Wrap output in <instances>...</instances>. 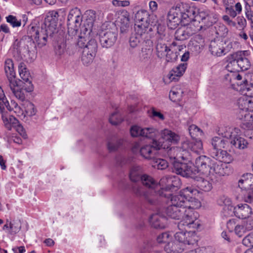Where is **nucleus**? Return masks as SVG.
I'll return each mask as SVG.
<instances>
[{
  "label": "nucleus",
  "mask_w": 253,
  "mask_h": 253,
  "mask_svg": "<svg viewBox=\"0 0 253 253\" xmlns=\"http://www.w3.org/2000/svg\"><path fill=\"white\" fill-rule=\"evenodd\" d=\"M242 86L241 89L242 90L244 94L250 98L253 97V83L248 84L246 80L243 81V84H240Z\"/></svg>",
  "instance_id": "nucleus-37"
},
{
  "label": "nucleus",
  "mask_w": 253,
  "mask_h": 253,
  "mask_svg": "<svg viewBox=\"0 0 253 253\" xmlns=\"http://www.w3.org/2000/svg\"><path fill=\"white\" fill-rule=\"evenodd\" d=\"M36 50V45L29 35L23 37L20 40L16 39L13 44V56L18 61L23 57L32 58Z\"/></svg>",
  "instance_id": "nucleus-7"
},
{
  "label": "nucleus",
  "mask_w": 253,
  "mask_h": 253,
  "mask_svg": "<svg viewBox=\"0 0 253 253\" xmlns=\"http://www.w3.org/2000/svg\"><path fill=\"white\" fill-rule=\"evenodd\" d=\"M167 17V25L168 27L171 29H174L181 23L179 13L176 12V8L174 11H170Z\"/></svg>",
  "instance_id": "nucleus-28"
},
{
  "label": "nucleus",
  "mask_w": 253,
  "mask_h": 253,
  "mask_svg": "<svg viewBox=\"0 0 253 253\" xmlns=\"http://www.w3.org/2000/svg\"><path fill=\"white\" fill-rule=\"evenodd\" d=\"M211 144L212 148L210 150L211 157L224 163H230L232 161V155L221 149L225 145V141L223 138L217 136L213 137L211 140Z\"/></svg>",
  "instance_id": "nucleus-8"
},
{
  "label": "nucleus",
  "mask_w": 253,
  "mask_h": 253,
  "mask_svg": "<svg viewBox=\"0 0 253 253\" xmlns=\"http://www.w3.org/2000/svg\"><path fill=\"white\" fill-rule=\"evenodd\" d=\"M217 203L219 205L225 207L231 204V201L230 198L223 195L219 197L217 200Z\"/></svg>",
  "instance_id": "nucleus-57"
},
{
  "label": "nucleus",
  "mask_w": 253,
  "mask_h": 253,
  "mask_svg": "<svg viewBox=\"0 0 253 253\" xmlns=\"http://www.w3.org/2000/svg\"><path fill=\"white\" fill-rule=\"evenodd\" d=\"M112 4L115 6L126 7L130 4V1L128 0H113Z\"/></svg>",
  "instance_id": "nucleus-58"
},
{
  "label": "nucleus",
  "mask_w": 253,
  "mask_h": 253,
  "mask_svg": "<svg viewBox=\"0 0 253 253\" xmlns=\"http://www.w3.org/2000/svg\"><path fill=\"white\" fill-rule=\"evenodd\" d=\"M4 106L8 110L11 111V108L8 101L5 97L3 90L0 87V113H2L4 110Z\"/></svg>",
  "instance_id": "nucleus-39"
},
{
  "label": "nucleus",
  "mask_w": 253,
  "mask_h": 253,
  "mask_svg": "<svg viewBox=\"0 0 253 253\" xmlns=\"http://www.w3.org/2000/svg\"><path fill=\"white\" fill-rule=\"evenodd\" d=\"M223 45L224 42L219 40L211 41L209 45V50L211 54L217 57L225 54Z\"/></svg>",
  "instance_id": "nucleus-25"
},
{
  "label": "nucleus",
  "mask_w": 253,
  "mask_h": 253,
  "mask_svg": "<svg viewBox=\"0 0 253 253\" xmlns=\"http://www.w3.org/2000/svg\"><path fill=\"white\" fill-rule=\"evenodd\" d=\"M143 31L138 29L136 33L131 34L129 40V45L131 47L134 48L141 44Z\"/></svg>",
  "instance_id": "nucleus-32"
},
{
  "label": "nucleus",
  "mask_w": 253,
  "mask_h": 253,
  "mask_svg": "<svg viewBox=\"0 0 253 253\" xmlns=\"http://www.w3.org/2000/svg\"><path fill=\"white\" fill-rule=\"evenodd\" d=\"M123 121V117L117 112L112 113L109 118L110 123L113 125H117Z\"/></svg>",
  "instance_id": "nucleus-47"
},
{
  "label": "nucleus",
  "mask_w": 253,
  "mask_h": 253,
  "mask_svg": "<svg viewBox=\"0 0 253 253\" xmlns=\"http://www.w3.org/2000/svg\"><path fill=\"white\" fill-rule=\"evenodd\" d=\"M189 132L192 138H195L202 133V130L196 125H192L188 128Z\"/></svg>",
  "instance_id": "nucleus-52"
},
{
  "label": "nucleus",
  "mask_w": 253,
  "mask_h": 253,
  "mask_svg": "<svg viewBox=\"0 0 253 253\" xmlns=\"http://www.w3.org/2000/svg\"><path fill=\"white\" fill-rule=\"evenodd\" d=\"M151 226L156 229H164L167 224V218L160 212L153 214L150 218Z\"/></svg>",
  "instance_id": "nucleus-24"
},
{
  "label": "nucleus",
  "mask_w": 253,
  "mask_h": 253,
  "mask_svg": "<svg viewBox=\"0 0 253 253\" xmlns=\"http://www.w3.org/2000/svg\"><path fill=\"white\" fill-rule=\"evenodd\" d=\"M211 17L207 14L201 13L199 15H196L195 19L188 26L179 28L175 32V39L178 41H184L188 39L190 36L200 31L202 25H200V20L206 26H210L212 25V22L210 21Z\"/></svg>",
  "instance_id": "nucleus-5"
},
{
  "label": "nucleus",
  "mask_w": 253,
  "mask_h": 253,
  "mask_svg": "<svg viewBox=\"0 0 253 253\" xmlns=\"http://www.w3.org/2000/svg\"><path fill=\"white\" fill-rule=\"evenodd\" d=\"M177 148L175 147H171L168 150L167 154L169 159L171 161V163L175 161L176 157L177 156L176 154Z\"/></svg>",
  "instance_id": "nucleus-59"
},
{
  "label": "nucleus",
  "mask_w": 253,
  "mask_h": 253,
  "mask_svg": "<svg viewBox=\"0 0 253 253\" xmlns=\"http://www.w3.org/2000/svg\"><path fill=\"white\" fill-rule=\"evenodd\" d=\"M58 37V36L55 39H53L52 40L53 41H56L54 44V49L56 54L61 55L66 50V42L63 36L59 37L58 39H56Z\"/></svg>",
  "instance_id": "nucleus-34"
},
{
  "label": "nucleus",
  "mask_w": 253,
  "mask_h": 253,
  "mask_svg": "<svg viewBox=\"0 0 253 253\" xmlns=\"http://www.w3.org/2000/svg\"><path fill=\"white\" fill-rule=\"evenodd\" d=\"M147 30H145L143 31L142 42L141 44L142 45L143 48L145 49L149 48L153 46V42L151 40L150 34L148 32H146Z\"/></svg>",
  "instance_id": "nucleus-40"
},
{
  "label": "nucleus",
  "mask_w": 253,
  "mask_h": 253,
  "mask_svg": "<svg viewBox=\"0 0 253 253\" xmlns=\"http://www.w3.org/2000/svg\"><path fill=\"white\" fill-rule=\"evenodd\" d=\"M58 16V13L57 11H51L49 15L45 18L44 22L42 23L44 24V26L49 27L51 30L58 32L57 26Z\"/></svg>",
  "instance_id": "nucleus-27"
},
{
  "label": "nucleus",
  "mask_w": 253,
  "mask_h": 253,
  "mask_svg": "<svg viewBox=\"0 0 253 253\" xmlns=\"http://www.w3.org/2000/svg\"><path fill=\"white\" fill-rule=\"evenodd\" d=\"M247 51H238L229 55L227 57L228 64L227 67L229 68L232 66L237 65L242 71H246L251 67V63L246 56Z\"/></svg>",
  "instance_id": "nucleus-9"
},
{
  "label": "nucleus",
  "mask_w": 253,
  "mask_h": 253,
  "mask_svg": "<svg viewBox=\"0 0 253 253\" xmlns=\"http://www.w3.org/2000/svg\"><path fill=\"white\" fill-rule=\"evenodd\" d=\"M142 176V175L139 174V173L134 169H132L130 170L129 178L131 181L133 182H136L141 181Z\"/></svg>",
  "instance_id": "nucleus-53"
},
{
  "label": "nucleus",
  "mask_w": 253,
  "mask_h": 253,
  "mask_svg": "<svg viewBox=\"0 0 253 253\" xmlns=\"http://www.w3.org/2000/svg\"><path fill=\"white\" fill-rule=\"evenodd\" d=\"M194 239L196 240L195 238ZM197 241H198V243L202 244V245H195L194 246H199V248L192 250L194 252L193 253H214L215 249L213 247L211 246L204 247L203 246L204 244L203 243L202 241H201L200 240H197Z\"/></svg>",
  "instance_id": "nucleus-36"
},
{
  "label": "nucleus",
  "mask_w": 253,
  "mask_h": 253,
  "mask_svg": "<svg viewBox=\"0 0 253 253\" xmlns=\"http://www.w3.org/2000/svg\"><path fill=\"white\" fill-rule=\"evenodd\" d=\"M21 228V222L20 220L10 221L6 219V223L3 227V230L10 235H15L19 232Z\"/></svg>",
  "instance_id": "nucleus-23"
},
{
  "label": "nucleus",
  "mask_w": 253,
  "mask_h": 253,
  "mask_svg": "<svg viewBox=\"0 0 253 253\" xmlns=\"http://www.w3.org/2000/svg\"><path fill=\"white\" fill-rule=\"evenodd\" d=\"M18 70L21 79L23 80L22 82L23 84V87L27 92H30L33 90L34 86L32 84L31 79V76L30 73L26 67L25 64L23 62H21L18 65Z\"/></svg>",
  "instance_id": "nucleus-18"
},
{
  "label": "nucleus",
  "mask_w": 253,
  "mask_h": 253,
  "mask_svg": "<svg viewBox=\"0 0 253 253\" xmlns=\"http://www.w3.org/2000/svg\"><path fill=\"white\" fill-rule=\"evenodd\" d=\"M83 21V16L81 10L78 7L71 9L67 18V27L69 32L76 34L81 27Z\"/></svg>",
  "instance_id": "nucleus-10"
},
{
  "label": "nucleus",
  "mask_w": 253,
  "mask_h": 253,
  "mask_svg": "<svg viewBox=\"0 0 253 253\" xmlns=\"http://www.w3.org/2000/svg\"><path fill=\"white\" fill-rule=\"evenodd\" d=\"M97 43L95 39L89 40L83 48V51L96 55L97 51Z\"/></svg>",
  "instance_id": "nucleus-38"
},
{
  "label": "nucleus",
  "mask_w": 253,
  "mask_h": 253,
  "mask_svg": "<svg viewBox=\"0 0 253 253\" xmlns=\"http://www.w3.org/2000/svg\"><path fill=\"white\" fill-rule=\"evenodd\" d=\"M234 132H231V134H224L223 135L222 133L223 137L228 138L229 137L230 138V143L232 147H234L239 149H244L247 147L248 145V143L247 141L244 138L241 137L239 134L233 135L232 134Z\"/></svg>",
  "instance_id": "nucleus-21"
},
{
  "label": "nucleus",
  "mask_w": 253,
  "mask_h": 253,
  "mask_svg": "<svg viewBox=\"0 0 253 253\" xmlns=\"http://www.w3.org/2000/svg\"><path fill=\"white\" fill-rule=\"evenodd\" d=\"M242 243L244 246L253 250V238H243Z\"/></svg>",
  "instance_id": "nucleus-64"
},
{
  "label": "nucleus",
  "mask_w": 253,
  "mask_h": 253,
  "mask_svg": "<svg viewBox=\"0 0 253 253\" xmlns=\"http://www.w3.org/2000/svg\"><path fill=\"white\" fill-rule=\"evenodd\" d=\"M118 30L116 28L103 31L99 34V42L103 48L113 46L118 39Z\"/></svg>",
  "instance_id": "nucleus-13"
},
{
  "label": "nucleus",
  "mask_w": 253,
  "mask_h": 253,
  "mask_svg": "<svg viewBox=\"0 0 253 253\" xmlns=\"http://www.w3.org/2000/svg\"><path fill=\"white\" fill-rule=\"evenodd\" d=\"M187 68L186 63H181L176 67L173 68L168 75L169 78L171 81H177L182 76Z\"/></svg>",
  "instance_id": "nucleus-29"
},
{
  "label": "nucleus",
  "mask_w": 253,
  "mask_h": 253,
  "mask_svg": "<svg viewBox=\"0 0 253 253\" xmlns=\"http://www.w3.org/2000/svg\"><path fill=\"white\" fill-rule=\"evenodd\" d=\"M21 85L22 87L21 88L16 81L9 83V87L14 96L19 100L23 101L25 99L24 91H27L23 87V85L20 84V86Z\"/></svg>",
  "instance_id": "nucleus-31"
},
{
  "label": "nucleus",
  "mask_w": 253,
  "mask_h": 253,
  "mask_svg": "<svg viewBox=\"0 0 253 253\" xmlns=\"http://www.w3.org/2000/svg\"><path fill=\"white\" fill-rule=\"evenodd\" d=\"M235 216L239 218L247 219L246 228L249 230L253 228V212L248 205H238L236 207Z\"/></svg>",
  "instance_id": "nucleus-12"
},
{
  "label": "nucleus",
  "mask_w": 253,
  "mask_h": 253,
  "mask_svg": "<svg viewBox=\"0 0 253 253\" xmlns=\"http://www.w3.org/2000/svg\"><path fill=\"white\" fill-rule=\"evenodd\" d=\"M176 12L179 13L181 22L189 18L191 14L194 13L192 8L183 3L177 4L176 6Z\"/></svg>",
  "instance_id": "nucleus-26"
},
{
  "label": "nucleus",
  "mask_w": 253,
  "mask_h": 253,
  "mask_svg": "<svg viewBox=\"0 0 253 253\" xmlns=\"http://www.w3.org/2000/svg\"><path fill=\"white\" fill-rule=\"evenodd\" d=\"M149 12L144 9H140L135 14V20L137 23L138 28L145 30L148 29L147 19L149 16ZM136 25V24H135Z\"/></svg>",
  "instance_id": "nucleus-22"
},
{
  "label": "nucleus",
  "mask_w": 253,
  "mask_h": 253,
  "mask_svg": "<svg viewBox=\"0 0 253 253\" xmlns=\"http://www.w3.org/2000/svg\"><path fill=\"white\" fill-rule=\"evenodd\" d=\"M246 229L249 230L246 228V227H244L242 225H236L235 227V232L236 234L239 237H241L242 236H245V237H253V232H251L247 234H245L246 233Z\"/></svg>",
  "instance_id": "nucleus-45"
},
{
  "label": "nucleus",
  "mask_w": 253,
  "mask_h": 253,
  "mask_svg": "<svg viewBox=\"0 0 253 253\" xmlns=\"http://www.w3.org/2000/svg\"><path fill=\"white\" fill-rule=\"evenodd\" d=\"M166 57V60L168 62H172L175 61L177 58V55L176 53H174L172 51L167 52L166 55L165 56Z\"/></svg>",
  "instance_id": "nucleus-60"
},
{
  "label": "nucleus",
  "mask_w": 253,
  "mask_h": 253,
  "mask_svg": "<svg viewBox=\"0 0 253 253\" xmlns=\"http://www.w3.org/2000/svg\"><path fill=\"white\" fill-rule=\"evenodd\" d=\"M183 91L180 89L178 90L176 88H173L169 94V99L173 102L179 101L181 99Z\"/></svg>",
  "instance_id": "nucleus-44"
},
{
  "label": "nucleus",
  "mask_w": 253,
  "mask_h": 253,
  "mask_svg": "<svg viewBox=\"0 0 253 253\" xmlns=\"http://www.w3.org/2000/svg\"><path fill=\"white\" fill-rule=\"evenodd\" d=\"M84 15L85 19L81 28V33L85 35H90L96 19V12L93 10H88L85 11Z\"/></svg>",
  "instance_id": "nucleus-19"
},
{
  "label": "nucleus",
  "mask_w": 253,
  "mask_h": 253,
  "mask_svg": "<svg viewBox=\"0 0 253 253\" xmlns=\"http://www.w3.org/2000/svg\"><path fill=\"white\" fill-rule=\"evenodd\" d=\"M156 54L158 58H162L166 55L167 52L170 51L169 48L167 46L163 40L158 39L157 41Z\"/></svg>",
  "instance_id": "nucleus-33"
},
{
  "label": "nucleus",
  "mask_w": 253,
  "mask_h": 253,
  "mask_svg": "<svg viewBox=\"0 0 253 253\" xmlns=\"http://www.w3.org/2000/svg\"><path fill=\"white\" fill-rule=\"evenodd\" d=\"M156 26H157V34H158V36H157V40L158 39L163 40V38L165 36V27L160 24H157Z\"/></svg>",
  "instance_id": "nucleus-56"
},
{
  "label": "nucleus",
  "mask_w": 253,
  "mask_h": 253,
  "mask_svg": "<svg viewBox=\"0 0 253 253\" xmlns=\"http://www.w3.org/2000/svg\"><path fill=\"white\" fill-rule=\"evenodd\" d=\"M172 171L183 177L195 178V170L191 164L174 161L172 162Z\"/></svg>",
  "instance_id": "nucleus-15"
},
{
  "label": "nucleus",
  "mask_w": 253,
  "mask_h": 253,
  "mask_svg": "<svg viewBox=\"0 0 253 253\" xmlns=\"http://www.w3.org/2000/svg\"><path fill=\"white\" fill-rule=\"evenodd\" d=\"M152 166L158 169L163 170L168 167V162L163 159L155 158L152 160Z\"/></svg>",
  "instance_id": "nucleus-41"
},
{
  "label": "nucleus",
  "mask_w": 253,
  "mask_h": 253,
  "mask_svg": "<svg viewBox=\"0 0 253 253\" xmlns=\"http://www.w3.org/2000/svg\"><path fill=\"white\" fill-rule=\"evenodd\" d=\"M81 32V31H80ZM89 35H85L84 34H82L81 33V35L79 36V39H78V41L77 42V45L80 48H84L86 44V39L87 36Z\"/></svg>",
  "instance_id": "nucleus-55"
},
{
  "label": "nucleus",
  "mask_w": 253,
  "mask_h": 253,
  "mask_svg": "<svg viewBox=\"0 0 253 253\" xmlns=\"http://www.w3.org/2000/svg\"><path fill=\"white\" fill-rule=\"evenodd\" d=\"M239 112L238 117L242 119L243 117L251 118L250 111H253V100L246 95L240 97L238 100Z\"/></svg>",
  "instance_id": "nucleus-14"
},
{
  "label": "nucleus",
  "mask_w": 253,
  "mask_h": 253,
  "mask_svg": "<svg viewBox=\"0 0 253 253\" xmlns=\"http://www.w3.org/2000/svg\"><path fill=\"white\" fill-rule=\"evenodd\" d=\"M181 148L183 151H191L197 155L203 152V143L200 140H186L181 143Z\"/></svg>",
  "instance_id": "nucleus-20"
},
{
  "label": "nucleus",
  "mask_w": 253,
  "mask_h": 253,
  "mask_svg": "<svg viewBox=\"0 0 253 253\" xmlns=\"http://www.w3.org/2000/svg\"><path fill=\"white\" fill-rule=\"evenodd\" d=\"M44 26L43 23L41 26H32L28 30L27 34L35 42L36 47L42 48L45 46L49 40L55 39L59 36L58 32Z\"/></svg>",
  "instance_id": "nucleus-6"
},
{
  "label": "nucleus",
  "mask_w": 253,
  "mask_h": 253,
  "mask_svg": "<svg viewBox=\"0 0 253 253\" xmlns=\"http://www.w3.org/2000/svg\"><path fill=\"white\" fill-rule=\"evenodd\" d=\"M228 29L224 25L219 26L218 29L217 30V34L221 36H225L228 33Z\"/></svg>",
  "instance_id": "nucleus-63"
},
{
  "label": "nucleus",
  "mask_w": 253,
  "mask_h": 253,
  "mask_svg": "<svg viewBox=\"0 0 253 253\" xmlns=\"http://www.w3.org/2000/svg\"><path fill=\"white\" fill-rule=\"evenodd\" d=\"M4 68L9 83L15 81V72L14 69V63L11 59L7 58L5 60Z\"/></svg>",
  "instance_id": "nucleus-30"
},
{
  "label": "nucleus",
  "mask_w": 253,
  "mask_h": 253,
  "mask_svg": "<svg viewBox=\"0 0 253 253\" xmlns=\"http://www.w3.org/2000/svg\"><path fill=\"white\" fill-rule=\"evenodd\" d=\"M240 119L242 120L240 125V126L242 129L248 130L253 128V118L252 114H251V118H250L243 117V118Z\"/></svg>",
  "instance_id": "nucleus-42"
},
{
  "label": "nucleus",
  "mask_w": 253,
  "mask_h": 253,
  "mask_svg": "<svg viewBox=\"0 0 253 253\" xmlns=\"http://www.w3.org/2000/svg\"><path fill=\"white\" fill-rule=\"evenodd\" d=\"M130 132L132 136H142L147 138L157 137L159 134V130L154 127L142 128L137 126H132Z\"/></svg>",
  "instance_id": "nucleus-17"
},
{
  "label": "nucleus",
  "mask_w": 253,
  "mask_h": 253,
  "mask_svg": "<svg viewBox=\"0 0 253 253\" xmlns=\"http://www.w3.org/2000/svg\"><path fill=\"white\" fill-rule=\"evenodd\" d=\"M96 55L87 52L83 51L81 57V61L82 63L86 66L90 65Z\"/></svg>",
  "instance_id": "nucleus-43"
},
{
  "label": "nucleus",
  "mask_w": 253,
  "mask_h": 253,
  "mask_svg": "<svg viewBox=\"0 0 253 253\" xmlns=\"http://www.w3.org/2000/svg\"><path fill=\"white\" fill-rule=\"evenodd\" d=\"M141 183L146 187L151 190L150 195L145 192L142 186L135 184L132 186V191L137 197H143L146 201L151 205L156 204L158 196L161 197L166 192H169L172 189L177 187L176 185V180H173L171 177L164 176L162 177L158 184L151 176L144 174L141 177Z\"/></svg>",
  "instance_id": "nucleus-2"
},
{
  "label": "nucleus",
  "mask_w": 253,
  "mask_h": 253,
  "mask_svg": "<svg viewBox=\"0 0 253 253\" xmlns=\"http://www.w3.org/2000/svg\"><path fill=\"white\" fill-rule=\"evenodd\" d=\"M6 22L10 24L13 27H19L20 26V21L14 15H9L6 17Z\"/></svg>",
  "instance_id": "nucleus-50"
},
{
  "label": "nucleus",
  "mask_w": 253,
  "mask_h": 253,
  "mask_svg": "<svg viewBox=\"0 0 253 253\" xmlns=\"http://www.w3.org/2000/svg\"><path fill=\"white\" fill-rule=\"evenodd\" d=\"M244 200L247 203H251L253 202V190L252 189L247 191L244 194Z\"/></svg>",
  "instance_id": "nucleus-61"
},
{
  "label": "nucleus",
  "mask_w": 253,
  "mask_h": 253,
  "mask_svg": "<svg viewBox=\"0 0 253 253\" xmlns=\"http://www.w3.org/2000/svg\"><path fill=\"white\" fill-rule=\"evenodd\" d=\"M236 207H233L231 204L225 206L223 208V212L224 215L227 217L235 215V211Z\"/></svg>",
  "instance_id": "nucleus-51"
},
{
  "label": "nucleus",
  "mask_w": 253,
  "mask_h": 253,
  "mask_svg": "<svg viewBox=\"0 0 253 253\" xmlns=\"http://www.w3.org/2000/svg\"><path fill=\"white\" fill-rule=\"evenodd\" d=\"M246 176H248L247 178H246L245 175H243L242 178L240 179L238 182L239 187L242 189L246 190L248 188L249 186H251V180L249 179L248 176L251 177L252 174L250 173H247Z\"/></svg>",
  "instance_id": "nucleus-46"
},
{
  "label": "nucleus",
  "mask_w": 253,
  "mask_h": 253,
  "mask_svg": "<svg viewBox=\"0 0 253 253\" xmlns=\"http://www.w3.org/2000/svg\"><path fill=\"white\" fill-rule=\"evenodd\" d=\"M194 179H196V184L200 190L207 192L211 189L212 185L208 180H206L202 177L195 176Z\"/></svg>",
  "instance_id": "nucleus-35"
},
{
  "label": "nucleus",
  "mask_w": 253,
  "mask_h": 253,
  "mask_svg": "<svg viewBox=\"0 0 253 253\" xmlns=\"http://www.w3.org/2000/svg\"><path fill=\"white\" fill-rule=\"evenodd\" d=\"M153 241L154 247H152V242L146 244L143 249V253L148 252L153 253L151 251L152 248L157 245H164V250L167 253H179L186 248L194 247L195 245H202L198 243V241L194 238H155Z\"/></svg>",
  "instance_id": "nucleus-3"
},
{
  "label": "nucleus",
  "mask_w": 253,
  "mask_h": 253,
  "mask_svg": "<svg viewBox=\"0 0 253 253\" xmlns=\"http://www.w3.org/2000/svg\"><path fill=\"white\" fill-rule=\"evenodd\" d=\"M195 234V231H190L188 232H177L175 233L174 237H181V236H187L189 237L190 236H194Z\"/></svg>",
  "instance_id": "nucleus-62"
},
{
  "label": "nucleus",
  "mask_w": 253,
  "mask_h": 253,
  "mask_svg": "<svg viewBox=\"0 0 253 253\" xmlns=\"http://www.w3.org/2000/svg\"><path fill=\"white\" fill-rule=\"evenodd\" d=\"M211 167V169L207 177H209L213 182L217 181L218 176H224L228 173V168L226 165L219 161L215 162L213 160Z\"/></svg>",
  "instance_id": "nucleus-16"
},
{
  "label": "nucleus",
  "mask_w": 253,
  "mask_h": 253,
  "mask_svg": "<svg viewBox=\"0 0 253 253\" xmlns=\"http://www.w3.org/2000/svg\"><path fill=\"white\" fill-rule=\"evenodd\" d=\"M25 112L27 116H33L37 112V110L35 107L34 105L30 101H26L25 102Z\"/></svg>",
  "instance_id": "nucleus-48"
},
{
  "label": "nucleus",
  "mask_w": 253,
  "mask_h": 253,
  "mask_svg": "<svg viewBox=\"0 0 253 253\" xmlns=\"http://www.w3.org/2000/svg\"><path fill=\"white\" fill-rule=\"evenodd\" d=\"M176 187L169 192L163 194L164 197L170 199L171 205L165 209L167 215L174 219H180L178 226H191L194 223L196 217L192 210L200 206V202L194 198H188L183 194L173 195L171 192L176 190Z\"/></svg>",
  "instance_id": "nucleus-1"
},
{
  "label": "nucleus",
  "mask_w": 253,
  "mask_h": 253,
  "mask_svg": "<svg viewBox=\"0 0 253 253\" xmlns=\"http://www.w3.org/2000/svg\"><path fill=\"white\" fill-rule=\"evenodd\" d=\"M156 138H152V142L148 144L143 145L140 149L141 156L145 159L153 160L158 151L166 148V145L162 140H165L168 143L176 144L180 138L178 135L167 129L161 131V138L159 140H157Z\"/></svg>",
  "instance_id": "nucleus-4"
},
{
  "label": "nucleus",
  "mask_w": 253,
  "mask_h": 253,
  "mask_svg": "<svg viewBox=\"0 0 253 253\" xmlns=\"http://www.w3.org/2000/svg\"><path fill=\"white\" fill-rule=\"evenodd\" d=\"M123 143V139H118L114 141H110L108 143V148L111 152L117 150Z\"/></svg>",
  "instance_id": "nucleus-49"
},
{
  "label": "nucleus",
  "mask_w": 253,
  "mask_h": 253,
  "mask_svg": "<svg viewBox=\"0 0 253 253\" xmlns=\"http://www.w3.org/2000/svg\"><path fill=\"white\" fill-rule=\"evenodd\" d=\"M213 160L210 158L205 156L201 155L197 157L195 160L194 169L195 170V175L198 173L205 176L209 175L211 166Z\"/></svg>",
  "instance_id": "nucleus-11"
},
{
  "label": "nucleus",
  "mask_w": 253,
  "mask_h": 253,
  "mask_svg": "<svg viewBox=\"0 0 253 253\" xmlns=\"http://www.w3.org/2000/svg\"><path fill=\"white\" fill-rule=\"evenodd\" d=\"M147 19V24L148 25V28L149 26L155 27L158 24V19L156 15L154 14H149Z\"/></svg>",
  "instance_id": "nucleus-54"
}]
</instances>
